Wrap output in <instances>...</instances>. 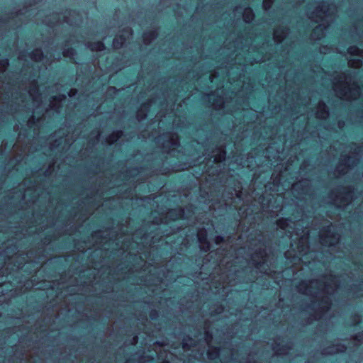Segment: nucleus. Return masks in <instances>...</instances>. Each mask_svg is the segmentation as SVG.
<instances>
[{"instance_id": "obj_1", "label": "nucleus", "mask_w": 363, "mask_h": 363, "mask_svg": "<svg viewBox=\"0 0 363 363\" xmlns=\"http://www.w3.org/2000/svg\"><path fill=\"white\" fill-rule=\"evenodd\" d=\"M334 91L336 95L341 99H354L359 95V89L354 84H352L351 77L340 75L335 79Z\"/></svg>"}, {"instance_id": "obj_2", "label": "nucleus", "mask_w": 363, "mask_h": 363, "mask_svg": "<svg viewBox=\"0 0 363 363\" xmlns=\"http://www.w3.org/2000/svg\"><path fill=\"white\" fill-rule=\"evenodd\" d=\"M320 239L323 245L330 246L338 242L340 236L330 228L328 230L321 233Z\"/></svg>"}, {"instance_id": "obj_3", "label": "nucleus", "mask_w": 363, "mask_h": 363, "mask_svg": "<svg viewBox=\"0 0 363 363\" xmlns=\"http://www.w3.org/2000/svg\"><path fill=\"white\" fill-rule=\"evenodd\" d=\"M287 35V29L284 27H277L274 29L273 33L274 40L277 43H281Z\"/></svg>"}, {"instance_id": "obj_4", "label": "nucleus", "mask_w": 363, "mask_h": 363, "mask_svg": "<svg viewBox=\"0 0 363 363\" xmlns=\"http://www.w3.org/2000/svg\"><path fill=\"white\" fill-rule=\"evenodd\" d=\"M328 11V6L323 4L321 5V6H319L316 8L315 13L316 16H314V13H313L311 16H310L311 18L313 19L315 21H318V18H323V15L325 14Z\"/></svg>"}, {"instance_id": "obj_5", "label": "nucleus", "mask_w": 363, "mask_h": 363, "mask_svg": "<svg viewBox=\"0 0 363 363\" xmlns=\"http://www.w3.org/2000/svg\"><path fill=\"white\" fill-rule=\"evenodd\" d=\"M323 27L321 25L316 26L311 33V38L313 40H318L323 37Z\"/></svg>"}, {"instance_id": "obj_6", "label": "nucleus", "mask_w": 363, "mask_h": 363, "mask_svg": "<svg viewBox=\"0 0 363 363\" xmlns=\"http://www.w3.org/2000/svg\"><path fill=\"white\" fill-rule=\"evenodd\" d=\"M254 18V13L251 9L247 8L244 10L243 19L246 23L251 22Z\"/></svg>"}, {"instance_id": "obj_7", "label": "nucleus", "mask_w": 363, "mask_h": 363, "mask_svg": "<svg viewBox=\"0 0 363 363\" xmlns=\"http://www.w3.org/2000/svg\"><path fill=\"white\" fill-rule=\"evenodd\" d=\"M328 115V111L325 110V104H320L316 112L317 117L323 119L326 118Z\"/></svg>"}, {"instance_id": "obj_8", "label": "nucleus", "mask_w": 363, "mask_h": 363, "mask_svg": "<svg viewBox=\"0 0 363 363\" xmlns=\"http://www.w3.org/2000/svg\"><path fill=\"white\" fill-rule=\"evenodd\" d=\"M31 57L35 61H40L43 59V52L40 50H35L32 54Z\"/></svg>"}, {"instance_id": "obj_9", "label": "nucleus", "mask_w": 363, "mask_h": 363, "mask_svg": "<svg viewBox=\"0 0 363 363\" xmlns=\"http://www.w3.org/2000/svg\"><path fill=\"white\" fill-rule=\"evenodd\" d=\"M348 52L354 56H363V50H360L356 47L350 48Z\"/></svg>"}, {"instance_id": "obj_10", "label": "nucleus", "mask_w": 363, "mask_h": 363, "mask_svg": "<svg viewBox=\"0 0 363 363\" xmlns=\"http://www.w3.org/2000/svg\"><path fill=\"white\" fill-rule=\"evenodd\" d=\"M121 135V133L120 132H118L116 133H113L111 135H110L108 138H107V142L109 143V144H112L115 141H116Z\"/></svg>"}, {"instance_id": "obj_11", "label": "nucleus", "mask_w": 363, "mask_h": 363, "mask_svg": "<svg viewBox=\"0 0 363 363\" xmlns=\"http://www.w3.org/2000/svg\"><path fill=\"white\" fill-rule=\"evenodd\" d=\"M91 49L92 50L99 51L104 49V45L101 42L95 43L91 45Z\"/></svg>"}, {"instance_id": "obj_12", "label": "nucleus", "mask_w": 363, "mask_h": 363, "mask_svg": "<svg viewBox=\"0 0 363 363\" xmlns=\"http://www.w3.org/2000/svg\"><path fill=\"white\" fill-rule=\"evenodd\" d=\"M348 63L350 66L354 67H359L361 65V62L359 59H351Z\"/></svg>"}, {"instance_id": "obj_13", "label": "nucleus", "mask_w": 363, "mask_h": 363, "mask_svg": "<svg viewBox=\"0 0 363 363\" xmlns=\"http://www.w3.org/2000/svg\"><path fill=\"white\" fill-rule=\"evenodd\" d=\"M208 356L211 359L217 358L218 357V350L215 349V350H213L212 351H208Z\"/></svg>"}, {"instance_id": "obj_14", "label": "nucleus", "mask_w": 363, "mask_h": 363, "mask_svg": "<svg viewBox=\"0 0 363 363\" xmlns=\"http://www.w3.org/2000/svg\"><path fill=\"white\" fill-rule=\"evenodd\" d=\"M273 2V0H264L263 1V7L265 10L269 9L271 7V5Z\"/></svg>"}, {"instance_id": "obj_15", "label": "nucleus", "mask_w": 363, "mask_h": 363, "mask_svg": "<svg viewBox=\"0 0 363 363\" xmlns=\"http://www.w3.org/2000/svg\"><path fill=\"white\" fill-rule=\"evenodd\" d=\"M277 224L280 228H284L286 226V221L284 220H279Z\"/></svg>"}, {"instance_id": "obj_16", "label": "nucleus", "mask_w": 363, "mask_h": 363, "mask_svg": "<svg viewBox=\"0 0 363 363\" xmlns=\"http://www.w3.org/2000/svg\"><path fill=\"white\" fill-rule=\"evenodd\" d=\"M223 241V237L217 236L215 238V242H216V244H219V243H220Z\"/></svg>"}, {"instance_id": "obj_17", "label": "nucleus", "mask_w": 363, "mask_h": 363, "mask_svg": "<svg viewBox=\"0 0 363 363\" xmlns=\"http://www.w3.org/2000/svg\"><path fill=\"white\" fill-rule=\"evenodd\" d=\"M1 64L3 67H6L9 65V62L7 60H4L1 62Z\"/></svg>"}, {"instance_id": "obj_18", "label": "nucleus", "mask_w": 363, "mask_h": 363, "mask_svg": "<svg viewBox=\"0 0 363 363\" xmlns=\"http://www.w3.org/2000/svg\"><path fill=\"white\" fill-rule=\"evenodd\" d=\"M341 171H342V174H345V172H346V171H345V168L341 169Z\"/></svg>"}]
</instances>
